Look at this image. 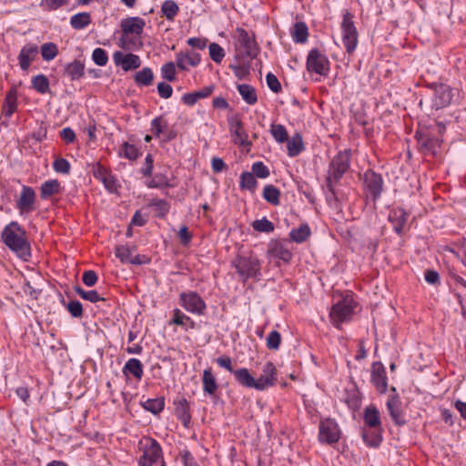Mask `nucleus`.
<instances>
[{
	"label": "nucleus",
	"mask_w": 466,
	"mask_h": 466,
	"mask_svg": "<svg viewBox=\"0 0 466 466\" xmlns=\"http://www.w3.org/2000/svg\"><path fill=\"white\" fill-rule=\"evenodd\" d=\"M142 406L153 414H157L164 410L165 400L163 398L148 399L142 403Z\"/></svg>",
	"instance_id": "48"
},
{
	"label": "nucleus",
	"mask_w": 466,
	"mask_h": 466,
	"mask_svg": "<svg viewBox=\"0 0 466 466\" xmlns=\"http://www.w3.org/2000/svg\"><path fill=\"white\" fill-rule=\"evenodd\" d=\"M209 50V56L210 58L215 62L219 64L224 56H225V51L224 49L217 43H211L208 46Z\"/></svg>",
	"instance_id": "54"
},
{
	"label": "nucleus",
	"mask_w": 466,
	"mask_h": 466,
	"mask_svg": "<svg viewBox=\"0 0 466 466\" xmlns=\"http://www.w3.org/2000/svg\"><path fill=\"white\" fill-rule=\"evenodd\" d=\"M141 60L137 55L135 54H126L125 59L122 61V69L124 71H129L132 69H137L140 66Z\"/></svg>",
	"instance_id": "51"
},
{
	"label": "nucleus",
	"mask_w": 466,
	"mask_h": 466,
	"mask_svg": "<svg viewBox=\"0 0 466 466\" xmlns=\"http://www.w3.org/2000/svg\"><path fill=\"white\" fill-rule=\"evenodd\" d=\"M91 15L87 12L77 13L70 18V25L76 30L86 28L91 24Z\"/></svg>",
	"instance_id": "36"
},
{
	"label": "nucleus",
	"mask_w": 466,
	"mask_h": 466,
	"mask_svg": "<svg viewBox=\"0 0 466 466\" xmlns=\"http://www.w3.org/2000/svg\"><path fill=\"white\" fill-rule=\"evenodd\" d=\"M356 302L351 296H345L336 304L331 307L329 312V319L331 323L337 329H340L343 322H348L351 319Z\"/></svg>",
	"instance_id": "4"
},
{
	"label": "nucleus",
	"mask_w": 466,
	"mask_h": 466,
	"mask_svg": "<svg viewBox=\"0 0 466 466\" xmlns=\"http://www.w3.org/2000/svg\"><path fill=\"white\" fill-rule=\"evenodd\" d=\"M145 25V21L142 18L134 16L122 20L121 29L126 35L136 34L140 35L143 32Z\"/></svg>",
	"instance_id": "23"
},
{
	"label": "nucleus",
	"mask_w": 466,
	"mask_h": 466,
	"mask_svg": "<svg viewBox=\"0 0 466 466\" xmlns=\"http://www.w3.org/2000/svg\"><path fill=\"white\" fill-rule=\"evenodd\" d=\"M409 218V213H407L401 208H396L390 211L389 221L392 224L393 230L398 234L401 235L403 232L404 226Z\"/></svg>",
	"instance_id": "21"
},
{
	"label": "nucleus",
	"mask_w": 466,
	"mask_h": 466,
	"mask_svg": "<svg viewBox=\"0 0 466 466\" xmlns=\"http://www.w3.org/2000/svg\"><path fill=\"white\" fill-rule=\"evenodd\" d=\"M338 181L327 180L326 179V201L329 206H333L335 202H337L338 198L335 192V186L338 184Z\"/></svg>",
	"instance_id": "55"
},
{
	"label": "nucleus",
	"mask_w": 466,
	"mask_h": 466,
	"mask_svg": "<svg viewBox=\"0 0 466 466\" xmlns=\"http://www.w3.org/2000/svg\"><path fill=\"white\" fill-rule=\"evenodd\" d=\"M393 394L388 397L386 407L387 410L392 420V421L398 426H403L407 420L404 416V412L401 410V400L399 395L396 393V389L391 388Z\"/></svg>",
	"instance_id": "13"
},
{
	"label": "nucleus",
	"mask_w": 466,
	"mask_h": 466,
	"mask_svg": "<svg viewBox=\"0 0 466 466\" xmlns=\"http://www.w3.org/2000/svg\"><path fill=\"white\" fill-rule=\"evenodd\" d=\"M238 90L243 100L248 105H254L258 101L256 89L248 84L238 85Z\"/></svg>",
	"instance_id": "38"
},
{
	"label": "nucleus",
	"mask_w": 466,
	"mask_h": 466,
	"mask_svg": "<svg viewBox=\"0 0 466 466\" xmlns=\"http://www.w3.org/2000/svg\"><path fill=\"white\" fill-rule=\"evenodd\" d=\"M214 91L213 86H204L202 89L192 92L186 93L182 96V102L189 106H194L199 99L206 98L209 96Z\"/></svg>",
	"instance_id": "26"
},
{
	"label": "nucleus",
	"mask_w": 466,
	"mask_h": 466,
	"mask_svg": "<svg viewBox=\"0 0 466 466\" xmlns=\"http://www.w3.org/2000/svg\"><path fill=\"white\" fill-rule=\"evenodd\" d=\"M163 15L169 21H173L177 16L179 7L173 0H166L161 6Z\"/></svg>",
	"instance_id": "45"
},
{
	"label": "nucleus",
	"mask_w": 466,
	"mask_h": 466,
	"mask_svg": "<svg viewBox=\"0 0 466 466\" xmlns=\"http://www.w3.org/2000/svg\"><path fill=\"white\" fill-rule=\"evenodd\" d=\"M306 66L309 72H314L319 76H327L329 72V61L328 57L316 48L309 52Z\"/></svg>",
	"instance_id": "10"
},
{
	"label": "nucleus",
	"mask_w": 466,
	"mask_h": 466,
	"mask_svg": "<svg viewBox=\"0 0 466 466\" xmlns=\"http://www.w3.org/2000/svg\"><path fill=\"white\" fill-rule=\"evenodd\" d=\"M154 74L151 68L144 67L136 73L134 80L139 86H148L153 83Z\"/></svg>",
	"instance_id": "39"
},
{
	"label": "nucleus",
	"mask_w": 466,
	"mask_h": 466,
	"mask_svg": "<svg viewBox=\"0 0 466 466\" xmlns=\"http://www.w3.org/2000/svg\"><path fill=\"white\" fill-rule=\"evenodd\" d=\"M120 156H124L129 160H135L138 157L139 151L136 146L125 142L122 146Z\"/></svg>",
	"instance_id": "56"
},
{
	"label": "nucleus",
	"mask_w": 466,
	"mask_h": 466,
	"mask_svg": "<svg viewBox=\"0 0 466 466\" xmlns=\"http://www.w3.org/2000/svg\"><path fill=\"white\" fill-rule=\"evenodd\" d=\"M252 227L258 232L270 233L274 230V224L265 217L255 220Z\"/></svg>",
	"instance_id": "53"
},
{
	"label": "nucleus",
	"mask_w": 466,
	"mask_h": 466,
	"mask_svg": "<svg viewBox=\"0 0 466 466\" xmlns=\"http://www.w3.org/2000/svg\"><path fill=\"white\" fill-rule=\"evenodd\" d=\"M231 267L236 269L238 280L246 283L248 279L259 280L261 277L260 260L253 256L238 255L232 261Z\"/></svg>",
	"instance_id": "2"
},
{
	"label": "nucleus",
	"mask_w": 466,
	"mask_h": 466,
	"mask_svg": "<svg viewBox=\"0 0 466 466\" xmlns=\"http://www.w3.org/2000/svg\"><path fill=\"white\" fill-rule=\"evenodd\" d=\"M258 186V181L251 172H243L240 175L239 187L241 189L255 191Z\"/></svg>",
	"instance_id": "43"
},
{
	"label": "nucleus",
	"mask_w": 466,
	"mask_h": 466,
	"mask_svg": "<svg viewBox=\"0 0 466 466\" xmlns=\"http://www.w3.org/2000/svg\"><path fill=\"white\" fill-rule=\"evenodd\" d=\"M252 173L259 178H266L269 176V170L263 162L258 161L252 165Z\"/></svg>",
	"instance_id": "63"
},
{
	"label": "nucleus",
	"mask_w": 466,
	"mask_h": 466,
	"mask_svg": "<svg viewBox=\"0 0 466 466\" xmlns=\"http://www.w3.org/2000/svg\"><path fill=\"white\" fill-rule=\"evenodd\" d=\"M167 127V121L162 116H159L151 121L150 130L156 137H159L160 135L166 133Z\"/></svg>",
	"instance_id": "47"
},
{
	"label": "nucleus",
	"mask_w": 466,
	"mask_h": 466,
	"mask_svg": "<svg viewBox=\"0 0 466 466\" xmlns=\"http://www.w3.org/2000/svg\"><path fill=\"white\" fill-rule=\"evenodd\" d=\"M363 191L366 198L376 202L383 191L384 180L380 174L372 169H367L361 176Z\"/></svg>",
	"instance_id": "5"
},
{
	"label": "nucleus",
	"mask_w": 466,
	"mask_h": 466,
	"mask_svg": "<svg viewBox=\"0 0 466 466\" xmlns=\"http://www.w3.org/2000/svg\"><path fill=\"white\" fill-rule=\"evenodd\" d=\"M277 369L275 365L268 361L262 368V374L256 379L257 390L262 391L276 384Z\"/></svg>",
	"instance_id": "17"
},
{
	"label": "nucleus",
	"mask_w": 466,
	"mask_h": 466,
	"mask_svg": "<svg viewBox=\"0 0 466 466\" xmlns=\"http://www.w3.org/2000/svg\"><path fill=\"white\" fill-rule=\"evenodd\" d=\"M5 245L24 260L31 257L30 244L26 239V231L16 221L7 224L1 235Z\"/></svg>",
	"instance_id": "1"
},
{
	"label": "nucleus",
	"mask_w": 466,
	"mask_h": 466,
	"mask_svg": "<svg viewBox=\"0 0 466 466\" xmlns=\"http://www.w3.org/2000/svg\"><path fill=\"white\" fill-rule=\"evenodd\" d=\"M228 127L235 144L248 148L252 146L251 141L248 139V135L244 129L243 122L239 118H228Z\"/></svg>",
	"instance_id": "15"
},
{
	"label": "nucleus",
	"mask_w": 466,
	"mask_h": 466,
	"mask_svg": "<svg viewBox=\"0 0 466 466\" xmlns=\"http://www.w3.org/2000/svg\"><path fill=\"white\" fill-rule=\"evenodd\" d=\"M342 43L348 54H352L358 46L359 33L353 22V15L346 11L341 22Z\"/></svg>",
	"instance_id": "6"
},
{
	"label": "nucleus",
	"mask_w": 466,
	"mask_h": 466,
	"mask_svg": "<svg viewBox=\"0 0 466 466\" xmlns=\"http://www.w3.org/2000/svg\"><path fill=\"white\" fill-rule=\"evenodd\" d=\"M36 195L35 190L28 186H23L20 196L16 200L15 207L20 215L30 213L35 210Z\"/></svg>",
	"instance_id": "16"
},
{
	"label": "nucleus",
	"mask_w": 466,
	"mask_h": 466,
	"mask_svg": "<svg viewBox=\"0 0 466 466\" xmlns=\"http://www.w3.org/2000/svg\"><path fill=\"white\" fill-rule=\"evenodd\" d=\"M40 53L42 56V58L45 61H51L56 58V56L58 54V47L55 43L48 42L45 43L40 47Z\"/></svg>",
	"instance_id": "46"
},
{
	"label": "nucleus",
	"mask_w": 466,
	"mask_h": 466,
	"mask_svg": "<svg viewBox=\"0 0 466 466\" xmlns=\"http://www.w3.org/2000/svg\"><path fill=\"white\" fill-rule=\"evenodd\" d=\"M203 391L209 396L215 395L218 390V385L216 378L214 377L211 368L204 370L202 375Z\"/></svg>",
	"instance_id": "29"
},
{
	"label": "nucleus",
	"mask_w": 466,
	"mask_h": 466,
	"mask_svg": "<svg viewBox=\"0 0 466 466\" xmlns=\"http://www.w3.org/2000/svg\"><path fill=\"white\" fill-rule=\"evenodd\" d=\"M363 420L365 426L369 428H382L380 412L374 405H369L364 409Z\"/></svg>",
	"instance_id": "25"
},
{
	"label": "nucleus",
	"mask_w": 466,
	"mask_h": 466,
	"mask_svg": "<svg viewBox=\"0 0 466 466\" xmlns=\"http://www.w3.org/2000/svg\"><path fill=\"white\" fill-rule=\"evenodd\" d=\"M268 255L282 260L288 264L292 259V252L289 248V241L287 239H273L268 243Z\"/></svg>",
	"instance_id": "14"
},
{
	"label": "nucleus",
	"mask_w": 466,
	"mask_h": 466,
	"mask_svg": "<svg viewBox=\"0 0 466 466\" xmlns=\"http://www.w3.org/2000/svg\"><path fill=\"white\" fill-rule=\"evenodd\" d=\"M39 52L35 44H27L22 47L18 55V62L22 70L25 71L29 68L30 64L35 60Z\"/></svg>",
	"instance_id": "20"
},
{
	"label": "nucleus",
	"mask_w": 466,
	"mask_h": 466,
	"mask_svg": "<svg viewBox=\"0 0 466 466\" xmlns=\"http://www.w3.org/2000/svg\"><path fill=\"white\" fill-rule=\"evenodd\" d=\"M281 343V335L277 330H272L267 337L266 344L268 349L277 350Z\"/></svg>",
	"instance_id": "57"
},
{
	"label": "nucleus",
	"mask_w": 466,
	"mask_h": 466,
	"mask_svg": "<svg viewBox=\"0 0 466 466\" xmlns=\"http://www.w3.org/2000/svg\"><path fill=\"white\" fill-rule=\"evenodd\" d=\"M32 86L40 94L49 91V80L45 75H37L32 78Z\"/></svg>",
	"instance_id": "49"
},
{
	"label": "nucleus",
	"mask_w": 466,
	"mask_h": 466,
	"mask_svg": "<svg viewBox=\"0 0 466 466\" xmlns=\"http://www.w3.org/2000/svg\"><path fill=\"white\" fill-rule=\"evenodd\" d=\"M262 197L269 204L278 206L279 204L280 191L273 185H266L263 188Z\"/></svg>",
	"instance_id": "41"
},
{
	"label": "nucleus",
	"mask_w": 466,
	"mask_h": 466,
	"mask_svg": "<svg viewBox=\"0 0 466 466\" xmlns=\"http://www.w3.org/2000/svg\"><path fill=\"white\" fill-rule=\"evenodd\" d=\"M292 39L295 43H306L309 37V28L304 22H297L293 25Z\"/></svg>",
	"instance_id": "35"
},
{
	"label": "nucleus",
	"mask_w": 466,
	"mask_h": 466,
	"mask_svg": "<svg viewBox=\"0 0 466 466\" xmlns=\"http://www.w3.org/2000/svg\"><path fill=\"white\" fill-rule=\"evenodd\" d=\"M371 382L380 393H385L388 388L386 370L381 362H374L371 366Z\"/></svg>",
	"instance_id": "18"
},
{
	"label": "nucleus",
	"mask_w": 466,
	"mask_h": 466,
	"mask_svg": "<svg viewBox=\"0 0 466 466\" xmlns=\"http://www.w3.org/2000/svg\"><path fill=\"white\" fill-rule=\"evenodd\" d=\"M340 439V430L334 420L326 419L319 422V441L321 443L334 444Z\"/></svg>",
	"instance_id": "12"
},
{
	"label": "nucleus",
	"mask_w": 466,
	"mask_h": 466,
	"mask_svg": "<svg viewBox=\"0 0 466 466\" xmlns=\"http://www.w3.org/2000/svg\"><path fill=\"white\" fill-rule=\"evenodd\" d=\"M179 305L187 312L202 316L207 309L205 300L196 291H185L179 294Z\"/></svg>",
	"instance_id": "9"
},
{
	"label": "nucleus",
	"mask_w": 466,
	"mask_h": 466,
	"mask_svg": "<svg viewBox=\"0 0 466 466\" xmlns=\"http://www.w3.org/2000/svg\"><path fill=\"white\" fill-rule=\"evenodd\" d=\"M70 163L63 157L56 158L53 162V168L57 173L68 174L70 172Z\"/></svg>",
	"instance_id": "61"
},
{
	"label": "nucleus",
	"mask_w": 466,
	"mask_h": 466,
	"mask_svg": "<svg viewBox=\"0 0 466 466\" xmlns=\"http://www.w3.org/2000/svg\"><path fill=\"white\" fill-rule=\"evenodd\" d=\"M60 190V183L56 179L47 180L41 186V198H47L55 194H57Z\"/></svg>",
	"instance_id": "42"
},
{
	"label": "nucleus",
	"mask_w": 466,
	"mask_h": 466,
	"mask_svg": "<svg viewBox=\"0 0 466 466\" xmlns=\"http://www.w3.org/2000/svg\"><path fill=\"white\" fill-rule=\"evenodd\" d=\"M17 108V90L12 87L6 94L5 103L3 105V113L5 116L10 117Z\"/></svg>",
	"instance_id": "32"
},
{
	"label": "nucleus",
	"mask_w": 466,
	"mask_h": 466,
	"mask_svg": "<svg viewBox=\"0 0 466 466\" xmlns=\"http://www.w3.org/2000/svg\"><path fill=\"white\" fill-rule=\"evenodd\" d=\"M85 73V66L79 60H75L66 66V74L72 81L80 79Z\"/></svg>",
	"instance_id": "37"
},
{
	"label": "nucleus",
	"mask_w": 466,
	"mask_h": 466,
	"mask_svg": "<svg viewBox=\"0 0 466 466\" xmlns=\"http://www.w3.org/2000/svg\"><path fill=\"white\" fill-rule=\"evenodd\" d=\"M115 255L122 263H131L134 265H138L141 263L138 256L131 258V249L128 246H116L115 249Z\"/></svg>",
	"instance_id": "33"
},
{
	"label": "nucleus",
	"mask_w": 466,
	"mask_h": 466,
	"mask_svg": "<svg viewBox=\"0 0 466 466\" xmlns=\"http://www.w3.org/2000/svg\"><path fill=\"white\" fill-rule=\"evenodd\" d=\"M310 236V228L307 224L300 225L297 228H293L289 232L290 240L296 243L306 241Z\"/></svg>",
	"instance_id": "40"
},
{
	"label": "nucleus",
	"mask_w": 466,
	"mask_h": 466,
	"mask_svg": "<svg viewBox=\"0 0 466 466\" xmlns=\"http://www.w3.org/2000/svg\"><path fill=\"white\" fill-rule=\"evenodd\" d=\"M146 185L150 188H159L169 186V180L163 173H156Z\"/></svg>",
	"instance_id": "52"
},
{
	"label": "nucleus",
	"mask_w": 466,
	"mask_h": 466,
	"mask_svg": "<svg viewBox=\"0 0 466 466\" xmlns=\"http://www.w3.org/2000/svg\"><path fill=\"white\" fill-rule=\"evenodd\" d=\"M105 188L110 192V193H116L117 192V189L119 187V184L116 178V177L110 172L107 176H106L103 179L100 181Z\"/></svg>",
	"instance_id": "58"
},
{
	"label": "nucleus",
	"mask_w": 466,
	"mask_h": 466,
	"mask_svg": "<svg viewBox=\"0 0 466 466\" xmlns=\"http://www.w3.org/2000/svg\"><path fill=\"white\" fill-rule=\"evenodd\" d=\"M350 150L339 151L329 163L326 179L339 182L343 175L350 168Z\"/></svg>",
	"instance_id": "8"
},
{
	"label": "nucleus",
	"mask_w": 466,
	"mask_h": 466,
	"mask_svg": "<svg viewBox=\"0 0 466 466\" xmlns=\"http://www.w3.org/2000/svg\"><path fill=\"white\" fill-rule=\"evenodd\" d=\"M446 127L443 123L438 122L432 130H422L417 132L418 144L425 154L435 155L437 149L441 147Z\"/></svg>",
	"instance_id": "3"
},
{
	"label": "nucleus",
	"mask_w": 466,
	"mask_h": 466,
	"mask_svg": "<svg viewBox=\"0 0 466 466\" xmlns=\"http://www.w3.org/2000/svg\"><path fill=\"white\" fill-rule=\"evenodd\" d=\"M382 428H369L362 431V439L365 444L371 448H377L382 441Z\"/></svg>",
	"instance_id": "28"
},
{
	"label": "nucleus",
	"mask_w": 466,
	"mask_h": 466,
	"mask_svg": "<svg viewBox=\"0 0 466 466\" xmlns=\"http://www.w3.org/2000/svg\"><path fill=\"white\" fill-rule=\"evenodd\" d=\"M201 61V56L198 53H177L176 56V65L180 70H187L188 66H197Z\"/></svg>",
	"instance_id": "22"
},
{
	"label": "nucleus",
	"mask_w": 466,
	"mask_h": 466,
	"mask_svg": "<svg viewBox=\"0 0 466 466\" xmlns=\"http://www.w3.org/2000/svg\"><path fill=\"white\" fill-rule=\"evenodd\" d=\"M175 415L187 429L191 425L190 404L186 398L181 397L174 400Z\"/></svg>",
	"instance_id": "19"
},
{
	"label": "nucleus",
	"mask_w": 466,
	"mask_h": 466,
	"mask_svg": "<svg viewBox=\"0 0 466 466\" xmlns=\"http://www.w3.org/2000/svg\"><path fill=\"white\" fill-rule=\"evenodd\" d=\"M122 371L124 375H133L137 380L143 376V364L138 359H129L124 365Z\"/></svg>",
	"instance_id": "30"
},
{
	"label": "nucleus",
	"mask_w": 466,
	"mask_h": 466,
	"mask_svg": "<svg viewBox=\"0 0 466 466\" xmlns=\"http://www.w3.org/2000/svg\"><path fill=\"white\" fill-rule=\"evenodd\" d=\"M94 63L99 66H104L108 61L107 53L101 47H96L92 53Z\"/></svg>",
	"instance_id": "59"
},
{
	"label": "nucleus",
	"mask_w": 466,
	"mask_h": 466,
	"mask_svg": "<svg viewBox=\"0 0 466 466\" xmlns=\"http://www.w3.org/2000/svg\"><path fill=\"white\" fill-rule=\"evenodd\" d=\"M270 134L278 143L288 141L289 135L286 127L281 124H272L270 126Z\"/></svg>",
	"instance_id": "50"
},
{
	"label": "nucleus",
	"mask_w": 466,
	"mask_h": 466,
	"mask_svg": "<svg viewBox=\"0 0 466 466\" xmlns=\"http://www.w3.org/2000/svg\"><path fill=\"white\" fill-rule=\"evenodd\" d=\"M239 42L240 47L243 49V52L246 56L251 58L257 56L258 50V45L256 41L244 29L239 32Z\"/></svg>",
	"instance_id": "24"
},
{
	"label": "nucleus",
	"mask_w": 466,
	"mask_h": 466,
	"mask_svg": "<svg viewBox=\"0 0 466 466\" xmlns=\"http://www.w3.org/2000/svg\"><path fill=\"white\" fill-rule=\"evenodd\" d=\"M169 325H177L183 327L186 330L187 329V326L190 329H195L196 323L195 321L182 312L179 309H175L173 310V317L168 322Z\"/></svg>",
	"instance_id": "31"
},
{
	"label": "nucleus",
	"mask_w": 466,
	"mask_h": 466,
	"mask_svg": "<svg viewBox=\"0 0 466 466\" xmlns=\"http://www.w3.org/2000/svg\"><path fill=\"white\" fill-rule=\"evenodd\" d=\"M433 91L431 97V107L439 110L451 105L453 94L452 88L446 84H431Z\"/></svg>",
	"instance_id": "11"
},
{
	"label": "nucleus",
	"mask_w": 466,
	"mask_h": 466,
	"mask_svg": "<svg viewBox=\"0 0 466 466\" xmlns=\"http://www.w3.org/2000/svg\"><path fill=\"white\" fill-rule=\"evenodd\" d=\"M179 457L184 466H199L192 453L187 449H183L179 451Z\"/></svg>",
	"instance_id": "64"
},
{
	"label": "nucleus",
	"mask_w": 466,
	"mask_h": 466,
	"mask_svg": "<svg viewBox=\"0 0 466 466\" xmlns=\"http://www.w3.org/2000/svg\"><path fill=\"white\" fill-rule=\"evenodd\" d=\"M161 76L164 79L172 82L176 79V66L173 62H168L161 66Z\"/></svg>",
	"instance_id": "60"
},
{
	"label": "nucleus",
	"mask_w": 466,
	"mask_h": 466,
	"mask_svg": "<svg viewBox=\"0 0 466 466\" xmlns=\"http://www.w3.org/2000/svg\"><path fill=\"white\" fill-rule=\"evenodd\" d=\"M76 293L80 296L83 299L87 300L92 303H96L98 301H105V298L101 297L98 292L95 289L92 290H85L79 286L75 287Z\"/></svg>",
	"instance_id": "44"
},
{
	"label": "nucleus",
	"mask_w": 466,
	"mask_h": 466,
	"mask_svg": "<svg viewBox=\"0 0 466 466\" xmlns=\"http://www.w3.org/2000/svg\"><path fill=\"white\" fill-rule=\"evenodd\" d=\"M287 142V149L288 155L290 157H294L300 154L304 150V144L302 140V137L299 134H296L290 139L288 138Z\"/></svg>",
	"instance_id": "34"
},
{
	"label": "nucleus",
	"mask_w": 466,
	"mask_h": 466,
	"mask_svg": "<svg viewBox=\"0 0 466 466\" xmlns=\"http://www.w3.org/2000/svg\"><path fill=\"white\" fill-rule=\"evenodd\" d=\"M66 309L74 318H81L83 316V306L78 300H71L66 304Z\"/></svg>",
	"instance_id": "62"
},
{
	"label": "nucleus",
	"mask_w": 466,
	"mask_h": 466,
	"mask_svg": "<svg viewBox=\"0 0 466 466\" xmlns=\"http://www.w3.org/2000/svg\"><path fill=\"white\" fill-rule=\"evenodd\" d=\"M143 445V455L139 459V466H153L157 462L165 466L162 449L159 443L153 438H146Z\"/></svg>",
	"instance_id": "7"
},
{
	"label": "nucleus",
	"mask_w": 466,
	"mask_h": 466,
	"mask_svg": "<svg viewBox=\"0 0 466 466\" xmlns=\"http://www.w3.org/2000/svg\"><path fill=\"white\" fill-rule=\"evenodd\" d=\"M236 381L242 387L257 390L256 379L247 368H239L233 371Z\"/></svg>",
	"instance_id": "27"
}]
</instances>
